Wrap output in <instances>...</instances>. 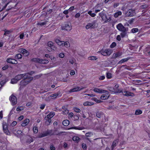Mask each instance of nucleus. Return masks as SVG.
<instances>
[{
	"label": "nucleus",
	"instance_id": "obj_13",
	"mask_svg": "<svg viewBox=\"0 0 150 150\" xmlns=\"http://www.w3.org/2000/svg\"><path fill=\"white\" fill-rule=\"evenodd\" d=\"M134 11L129 10L125 14L127 16H134Z\"/></svg>",
	"mask_w": 150,
	"mask_h": 150
},
{
	"label": "nucleus",
	"instance_id": "obj_50",
	"mask_svg": "<svg viewBox=\"0 0 150 150\" xmlns=\"http://www.w3.org/2000/svg\"><path fill=\"white\" fill-rule=\"evenodd\" d=\"M125 67V69H127L128 70H131V69L129 67L127 66L126 65H123L122 66V67Z\"/></svg>",
	"mask_w": 150,
	"mask_h": 150
},
{
	"label": "nucleus",
	"instance_id": "obj_9",
	"mask_svg": "<svg viewBox=\"0 0 150 150\" xmlns=\"http://www.w3.org/2000/svg\"><path fill=\"white\" fill-rule=\"evenodd\" d=\"M10 100L11 102L13 105H15L17 103L16 98L14 95H12L10 97Z\"/></svg>",
	"mask_w": 150,
	"mask_h": 150
},
{
	"label": "nucleus",
	"instance_id": "obj_56",
	"mask_svg": "<svg viewBox=\"0 0 150 150\" xmlns=\"http://www.w3.org/2000/svg\"><path fill=\"white\" fill-rule=\"evenodd\" d=\"M74 9V6H72L68 10L69 11V12H71L72 11H73Z\"/></svg>",
	"mask_w": 150,
	"mask_h": 150
},
{
	"label": "nucleus",
	"instance_id": "obj_3",
	"mask_svg": "<svg viewBox=\"0 0 150 150\" xmlns=\"http://www.w3.org/2000/svg\"><path fill=\"white\" fill-rule=\"evenodd\" d=\"M112 52L109 49H106L105 50L102 49L98 52V53H100L102 55L105 56H110Z\"/></svg>",
	"mask_w": 150,
	"mask_h": 150
},
{
	"label": "nucleus",
	"instance_id": "obj_26",
	"mask_svg": "<svg viewBox=\"0 0 150 150\" xmlns=\"http://www.w3.org/2000/svg\"><path fill=\"white\" fill-rule=\"evenodd\" d=\"M62 124L64 126H67L69 124V122L68 120H64L63 121Z\"/></svg>",
	"mask_w": 150,
	"mask_h": 150
},
{
	"label": "nucleus",
	"instance_id": "obj_58",
	"mask_svg": "<svg viewBox=\"0 0 150 150\" xmlns=\"http://www.w3.org/2000/svg\"><path fill=\"white\" fill-rule=\"evenodd\" d=\"M105 78V77L104 76H100L99 78V79L100 80H104Z\"/></svg>",
	"mask_w": 150,
	"mask_h": 150
},
{
	"label": "nucleus",
	"instance_id": "obj_1",
	"mask_svg": "<svg viewBox=\"0 0 150 150\" xmlns=\"http://www.w3.org/2000/svg\"><path fill=\"white\" fill-rule=\"evenodd\" d=\"M33 77H30L29 75H28V77L25 79L21 81L20 83L21 87V86H24L29 83L33 79Z\"/></svg>",
	"mask_w": 150,
	"mask_h": 150
},
{
	"label": "nucleus",
	"instance_id": "obj_17",
	"mask_svg": "<svg viewBox=\"0 0 150 150\" xmlns=\"http://www.w3.org/2000/svg\"><path fill=\"white\" fill-rule=\"evenodd\" d=\"M83 88H81L80 87H75L71 89L69 91V92H76L81 90Z\"/></svg>",
	"mask_w": 150,
	"mask_h": 150
},
{
	"label": "nucleus",
	"instance_id": "obj_29",
	"mask_svg": "<svg viewBox=\"0 0 150 150\" xmlns=\"http://www.w3.org/2000/svg\"><path fill=\"white\" fill-rule=\"evenodd\" d=\"M40 63L41 64H47L49 62V61L47 60L42 59H40Z\"/></svg>",
	"mask_w": 150,
	"mask_h": 150
},
{
	"label": "nucleus",
	"instance_id": "obj_35",
	"mask_svg": "<svg viewBox=\"0 0 150 150\" xmlns=\"http://www.w3.org/2000/svg\"><path fill=\"white\" fill-rule=\"evenodd\" d=\"M142 111L138 109L136 110L135 114L136 115H139L141 114L142 113Z\"/></svg>",
	"mask_w": 150,
	"mask_h": 150
},
{
	"label": "nucleus",
	"instance_id": "obj_18",
	"mask_svg": "<svg viewBox=\"0 0 150 150\" xmlns=\"http://www.w3.org/2000/svg\"><path fill=\"white\" fill-rule=\"evenodd\" d=\"M55 115V113L53 112H51L47 115L45 117V119L52 118Z\"/></svg>",
	"mask_w": 150,
	"mask_h": 150
},
{
	"label": "nucleus",
	"instance_id": "obj_47",
	"mask_svg": "<svg viewBox=\"0 0 150 150\" xmlns=\"http://www.w3.org/2000/svg\"><path fill=\"white\" fill-rule=\"evenodd\" d=\"M120 34V35L122 38L125 37L127 34V31H122Z\"/></svg>",
	"mask_w": 150,
	"mask_h": 150
},
{
	"label": "nucleus",
	"instance_id": "obj_30",
	"mask_svg": "<svg viewBox=\"0 0 150 150\" xmlns=\"http://www.w3.org/2000/svg\"><path fill=\"white\" fill-rule=\"evenodd\" d=\"M122 14V12L120 11H118L114 15V17L117 18L119 16H120Z\"/></svg>",
	"mask_w": 150,
	"mask_h": 150
},
{
	"label": "nucleus",
	"instance_id": "obj_49",
	"mask_svg": "<svg viewBox=\"0 0 150 150\" xmlns=\"http://www.w3.org/2000/svg\"><path fill=\"white\" fill-rule=\"evenodd\" d=\"M92 99L97 103H100L101 102L100 100H98V99L96 98H92Z\"/></svg>",
	"mask_w": 150,
	"mask_h": 150
},
{
	"label": "nucleus",
	"instance_id": "obj_51",
	"mask_svg": "<svg viewBox=\"0 0 150 150\" xmlns=\"http://www.w3.org/2000/svg\"><path fill=\"white\" fill-rule=\"evenodd\" d=\"M138 29L137 28H134L132 29L131 31L132 33H135L138 31Z\"/></svg>",
	"mask_w": 150,
	"mask_h": 150
},
{
	"label": "nucleus",
	"instance_id": "obj_6",
	"mask_svg": "<svg viewBox=\"0 0 150 150\" xmlns=\"http://www.w3.org/2000/svg\"><path fill=\"white\" fill-rule=\"evenodd\" d=\"M117 29L121 31H127L128 28H126L121 23L118 24L117 25Z\"/></svg>",
	"mask_w": 150,
	"mask_h": 150
},
{
	"label": "nucleus",
	"instance_id": "obj_45",
	"mask_svg": "<svg viewBox=\"0 0 150 150\" xmlns=\"http://www.w3.org/2000/svg\"><path fill=\"white\" fill-rule=\"evenodd\" d=\"M33 142V139L31 138H30L28 139H27L26 141V143H28V144H29Z\"/></svg>",
	"mask_w": 150,
	"mask_h": 150
},
{
	"label": "nucleus",
	"instance_id": "obj_10",
	"mask_svg": "<svg viewBox=\"0 0 150 150\" xmlns=\"http://www.w3.org/2000/svg\"><path fill=\"white\" fill-rule=\"evenodd\" d=\"M104 93L105 94H103L100 97V98L101 100H106L108 99L110 96L109 93L108 91H106V92Z\"/></svg>",
	"mask_w": 150,
	"mask_h": 150
},
{
	"label": "nucleus",
	"instance_id": "obj_41",
	"mask_svg": "<svg viewBox=\"0 0 150 150\" xmlns=\"http://www.w3.org/2000/svg\"><path fill=\"white\" fill-rule=\"evenodd\" d=\"M69 42L67 41H64L63 46H64L66 47H68L69 46Z\"/></svg>",
	"mask_w": 150,
	"mask_h": 150
},
{
	"label": "nucleus",
	"instance_id": "obj_33",
	"mask_svg": "<svg viewBox=\"0 0 150 150\" xmlns=\"http://www.w3.org/2000/svg\"><path fill=\"white\" fill-rule=\"evenodd\" d=\"M93 104L92 103L87 101L84 103H83V105L84 106H90L93 105Z\"/></svg>",
	"mask_w": 150,
	"mask_h": 150
},
{
	"label": "nucleus",
	"instance_id": "obj_21",
	"mask_svg": "<svg viewBox=\"0 0 150 150\" xmlns=\"http://www.w3.org/2000/svg\"><path fill=\"white\" fill-rule=\"evenodd\" d=\"M48 136L47 131L41 133L38 136L39 138H42Z\"/></svg>",
	"mask_w": 150,
	"mask_h": 150
},
{
	"label": "nucleus",
	"instance_id": "obj_54",
	"mask_svg": "<svg viewBox=\"0 0 150 150\" xmlns=\"http://www.w3.org/2000/svg\"><path fill=\"white\" fill-rule=\"evenodd\" d=\"M69 111L68 110H64L62 111V113L64 115H66L68 114Z\"/></svg>",
	"mask_w": 150,
	"mask_h": 150
},
{
	"label": "nucleus",
	"instance_id": "obj_12",
	"mask_svg": "<svg viewBox=\"0 0 150 150\" xmlns=\"http://www.w3.org/2000/svg\"><path fill=\"white\" fill-rule=\"evenodd\" d=\"M6 62L8 63L12 64H16L18 63L16 59L11 58H8L6 59Z\"/></svg>",
	"mask_w": 150,
	"mask_h": 150
},
{
	"label": "nucleus",
	"instance_id": "obj_2",
	"mask_svg": "<svg viewBox=\"0 0 150 150\" xmlns=\"http://www.w3.org/2000/svg\"><path fill=\"white\" fill-rule=\"evenodd\" d=\"M99 15L101 18L102 20L104 21L105 23L110 21L111 20L110 17L107 16L106 13H99Z\"/></svg>",
	"mask_w": 150,
	"mask_h": 150
},
{
	"label": "nucleus",
	"instance_id": "obj_22",
	"mask_svg": "<svg viewBox=\"0 0 150 150\" xmlns=\"http://www.w3.org/2000/svg\"><path fill=\"white\" fill-rule=\"evenodd\" d=\"M45 120V123L47 125H49L51 122L52 120L50 118H46L45 119V117L44 118Z\"/></svg>",
	"mask_w": 150,
	"mask_h": 150
},
{
	"label": "nucleus",
	"instance_id": "obj_44",
	"mask_svg": "<svg viewBox=\"0 0 150 150\" xmlns=\"http://www.w3.org/2000/svg\"><path fill=\"white\" fill-rule=\"evenodd\" d=\"M33 130L35 133H37L38 131L37 127L35 126L33 128Z\"/></svg>",
	"mask_w": 150,
	"mask_h": 150
},
{
	"label": "nucleus",
	"instance_id": "obj_34",
	"mask_svg": "<svg viewBox=\"0 0 150 150\" xmlns=\"http://www.w3.org/2000/svg\"><path fill=\"white\" fill-rule=\"evenodd\" d=\"M83 129V127H71L69 128L68 129H78V130H82Z\"/></svg>",
	"mask_w": 150,
	"mask_h": 150
},
{
	"label": "nucleus",
	"instance_id": "obj_39",
	"mask_svg": "<svg viewBox=\"0 0 150 150\" xmlns=\"http://www.w3.org/2000/svg\"><path fill=\"white\" fill-rule=\"evenodd\" d=\"M97 59L96 57L94 56L89 57H88V59L89 60H96Z\"/></svg>",
	"mask_w": 150,
	"mask_h": 150
},
{
	"label": "nucleus",
	"instance_id": "obj_46",
	"mask_svg": "<svg viewBox=\"0 0 150 150\" xmlns=\"http://www.w3.org/2000/svg\"><path fill=\"white\" fill-rule=\"evenodd\" d=\"M73 110L74 111L76 112H81L80 110L77 107L74 108H73Z\"/></svg>",
	"mask_w": 150,
	"mask_h": 150
},
{
	"label": "nucleus",
	"instance_id": "obj_36",
	"mask_svg": "<svg viewBox=\"0 0 150 150\" xmlns=\"http://www.w3.org/2000/svg\"><path fill=\"white\" fill-rule=\"evenodd\" d=\"M22 55L21 54H18L16 55L15 58L19 59L22 58Z\"/></svg>",
	"mask_w": 150,
	"mask_h": 150
},
{
	"label": "nucleus",
	"instance_id": "obj_40",
	"mask_svg": "<svg viewBox=\"0 0 150 150\" xmlns=\"http://www.w3.org/2000/svg\"><path fill=\"white\" fill-rule=\"evenodd\" d=\"M42 74H40L39 75H36L35 76H34V77H33V79H34V80H35L36 79H38L40 78L42 76Z\"/></svg>",
	"mask_w": 150,
	"mask_h": 150
},
{
	"label": "nucleus",
	"instance_id": "obj_11",
	"mask_svg": "<svg viewBox=\"0 0 150 150\" xmlns=\"http://www.w3.org/2000/svg\"><path fill=\"white\" fill-rule=\"evenodd\" d=\"M93 91L95 92L100 93H102L106 92V90L97 88H94L93 89Z\"/></svg>",
	"mask_w": 150,
	"mask_h": 150
},
{
	"label": "nucleus",
	"instance_id": "obj_4",
	"mask_svg": "<svg viewBox=\"0 0 150 150\" xmlns=\"http://www.w3.org/2000/svg\"><path fill=\"white\" fill-rule=\"evenodd\" d=\"M71 23H65L62 24V30H65L67 31H70L71 29Z\"/></svg>",
	"mask_w": 150,
	"mask_h": 150
},
{
	"label": "nucleus",
	"instance_id": "obj_57",
	"mask_svg": "<svg viewBox=\"0 0 150 150\" xmlns=\"http://www.w3.org/2000/svg\"><path fill=\"white\" fill-rule=\"evenodd\" d=\"M51 49L54 51H57V48L54 45H52L51 47Z\"/></svg>",
	"mask_w": 150,
	"mask_h": 150
},
{
	"label": "nucleus",
	"instance_id": "obj_61",
	"mask_svg": "<svg viewBox=\"0 0 150 150\" xmlns=\"http://www.w3.org/2000/svg\"><path fill=\"white\" fill-rule=\"evenodd\" d=\"M24 35V33H21L19 36V37L21 39H23Z\"/></svg>",
	"mask_w": 150,
	"mask_h": 150
},
{
	"label": "nucleus",
	"instance_id": "obj_14",
	"mask_svg": "<svg viewBox=\"0 0 150 150\" xmlns=\"http://www.w3.org/2000/svg\"><path fill=\"white\" fill-rule=\"evenodd\" d=\"M50 94V93H48L42 96H41V98L46 101H48L50 99V96H49V94Z\"/></svg>",
	"mask_w": 150,
	"mask_h": 150
},
{
	"label": "nucleus",
	"instance_id": "obj_31",
	"mask_svg": "<svg viewBox=\"0 0 150 150\" xmlns=\"http://www.w3.org/2000/svg\"><path fill=\"white\" fill-rule=\"evenodd\" d=\"M72 139L74 141H76V142H78L80 140L79 138L76 136L74 137Z\"/></svg>",
	"mask_w": 150,
	"mask_h": 150
},
{
	"label": "nucleus",
	"instance_id": "obj_59",
	"mask_svg": "<svg viewBox=\"0 0 150 150\" xmlns=\"http://www.w3.org/2000/svg\"><path fill=\"white\" fill-rule=\"evenodd\" d=\"M50 148L51 150H55V147L53 144H51L50 145Z\"/></svg>",
	"mask_w": 150,
	"mask_h": 150
},
{
	"label": "nucleus",
	"instance_id": "obj_24",
	"mask_svg": "<svg viewBox=\"0 0 150 150\" xmlns=\"http://www.w3.org/2000/svg\"><path fill=\"white\" fill-rule=\"evenodd\" d=\"M60 93V92H58L57 93L52 94L51 95L49 96L50 98L52 97L53 98H56L59 95Z\"/></svg>",
	"mask_w": 150,
	"mask_h": 150
},
{
	"label": "nucleus",
	"instance_id": "obj_48",
	"mask_svg": "<svg viewBox=\"0 0 150 150\" xmlns=\"http://www.w3.org/2000/svg\"><path fill=\"white\" fill-rule=\"evenodd\" d=\"M88 13L92 17H94L96 15V14L95 13H92V11H88Z\"/></svg>",
	"mask_w": 150,
	"mask_h": 150
},
{
	"label": "nucleus",
	"instance_id": "obj_23",
	"mask_svg": "<svg viewBox=\"0 0 150 150\" xmlns=\"http://www.w3.org/2000/svg\"><path fill=\"white\" fill-rule=\"evenodd\" d=\"M103 115V112L101 111H98L96 113V116L99 118H100Z\"/></svg>",
	"mask_w": 150,
	"mask_h": 150
},
{
	"label": "nucleus",
	"instance_id": "obj_43",
	"mask_svg": "<svg viewBox=\"0 0 150 150\" xmlns=\"http://www.w3.org/2000/svg\"><path fill=\"white\" fill-rule=\"evenodd\" d=\"M47 132L48 135H52L54 134L52 133V130H48L47 131Z\"/></svg>",
	"mask_w": 150,
	"mask_h": 150
},
{
	"label": "nucleus",
	"instance_id": "obj_53",
	"mask_svg": "<svg viewBox=\"0 0 150 150\" xmlns=\"http://www.w3.org/2000/svg\"><path fill=\"white\" fill-rule=\"evenodd\" d=\"M93 134L91 132H88L86 134V136L87 137H91Z\"/></svg>",
	"mask_w": 150,
	"mask_h": 150
},
{
	"label": "nucleus",
	"instance_id": "obj_52",
	"mask_svg": "<svg viewBox=\"0 0 150 150\" xmlns=\"http://www.w3.org/2000/svg\"><path fill=\"white\" fill-rule=\"evenodd\" d=\"M53 44L52 42H48L47 45L48 46L50 47H51L53 45Z\"/></svg>",
	"mask_w": 150,
	"mask_h": 150
},
{
	"label": "nucleus",
	"instance_id": "obj_20",
	"mask_svg": "<svg viewBox=\"0 0 150 150\" xmlns=\"http://www.w3.org/2000/svg\"><path fill=\"white\" fill-rule=\"evenodd\" d=\"M29 122V120L28 119H26L23 121V123L21 124L22 126L24 127L28 125Z\"/></svg>",
	"mask_w": 150,
	"mask_h": 150
},
{
	"label": "nucleus",
	"instance_id": "obj_5",
	"mask_svg": "<svg viewBox=\"0 0 150 150\" xmlns=\"http://www.w3.org/2000/svg\"><path fill=\"white\" fill-rule=\"evenodd\" d=\"M96 21H94L91 23H88L86 27L87 29H92L96 27Z\"/></svg>",
	"mask_w": 150,
	"mask_h": 150
},
{
	"label": "nucleus",
	"instance_id": "obj_19",
	"mask_svg": "<svg viewBox=\"0 0 150 150\" xmlns=\"http://www.w3.org/2000/svg\"><path fill=\"white\" fill-rule=\"evenodd\" d=\"M54 40L58 45L62 46H63V41H60L59 40L57 39H55Z\"/></svg>",
	"mask_w": 150,
	"mask_h": 150
},
{
	"label": "nucleus",
	"instance_id": "obj_63",
	"mask_svg": "<svg viewBox=\"0 0 150 150\" xmlns=\"http://www.w3.org/2000/svg\"><path fill=\"white\" fill-rule=\"evenodd\" d=\"M82 147L84 149H86V144L84 143L82 144Z\"/></svg>",
	"mask_w": 150,
	"mask_h": 150
},
{
	"label": "nucleus",
	"instance_id": "obj_15",
	"mask_svg": "<svg viewBox=\"0 0 150 150\" xmlns=\"http://www.w3.org/2000/svg\"><path fill=\"white\" fill-rule=\"evenodd\" d=\"M20 52L22 53L25 56H28L29 54V52L26 50L22 49L20 50Z\"/></svg>",
	"mask_w": 150,
	"mask_h": 150
},
{
	"label": "nucleus",
	"instance_id": "obj_28",
	"mask_svg": "<svg viewBox=\"0 0 150 150\" xmlns=\"http://www.w3.org/2000/svg\"><path fill=\"white\" fill-rule=\"evenodd\" d=\"M129 59V58H127L122 59L118 62V64H122L123 62H126Z\"/></svg>",
	"mask_w": 150,
	"mask_h": 150
},
{
	"label": "nucleus",
	"instance_id": "obj_55",
	"mask_svg": "<svg viewBox=\"0 0 150 150\" xmlns=\"http://www.w3.org/2000/svg\"><path fill=\"white\" fill-rule=\"evenodd\" d=\"M116 46V44L115 42H113L112 43V44L110 46V47L112 48L115 47Z\"/></svg>",
	"mask_w": 150,
	"mask_h": 150
},
{
	"label": "nucleus",
	"instance_id": "obj_64",
	"mask_svg": "<svg viewBox=\"0 0 150 150\" xmlns=\"http://www.w3.org/2000/svg\"><path fill=\"white\" fill-rule=\"evenodd\" d=\"M59 57L60 58H62L64 57V55L63 53H60L59 54Z\"/></svg>",
	"mask_w": 150,
	"mask_h": 150
},
{
	"label": "nucleus",
	"instance_id": "obj_42",
	"mask_svg": "<svg viewBox=\"0 0 150 150\" xmlns=\"http://www.w3.org/2000/svg\"><path fill=\"white\" fill-rule=\"evenodd\" d=\"M106 77L108 79H110L112 77V74L110 73H107L106 74Z\"/></svg>",
	"mask_w": 150,
	"mask_h": 150
},
{
	"label": "nucleus",
	"instance_id": "obj_27",
	"mask_svg": "<svg viewBox=\"0 0 150 150\" xmlns=\"http://www.w3.org/2000/svg\"><path fill=\"white\" fill-rule=\"evenodd\" d=\"M118 142V141L117 140H115L113 142L112 146V150H113L114 147L116 146Z\"/></svg>",
	"mask_w": 150,
	"mask_h": 150
},
{
	"label": "nucleus",
	"instance_id": "obj_16",
	"mask_svg": "<svg viewBox=\"0 0 150 150\" xmlns=\"http://www.w3.org/2000/svg\"><path fill=\"white\" fill-rule=\"evenodd\" d=\"M123 95L127 96H133L134 95V93L131 92H129L127 91H125L122 92Z\"/></svg>",
	"mask_w": 150,
	"mask_h": 150
},
{
	"label": "nucleus",
	"instance_id": "obj_37",
	"mask_svg": "<svg viewBox=\"0 0 150 150\" xmlns=\"http://www.w3.org/2000/svg\"><path fill=\"white\" fill-rule=\"evenodd\" d=\"M121 54H120L119 53H114L112 55V57L114 58H115L117 57H119L120 56Z\"/></svg>",
	"mask_w": 150,
	"mask_h": 150
},
{
	"label": "nucleus",
	"instance_id": "obj_32",
	"mask_svg": "<svg viewBox=\"0 0 150 150\" xmlns=\"http://www.w3.org/2000/svg\"><path fill=\"white\" fill-rule=\"evenodd\" d=\"M18 81L15 77L11 79V83L12 84H15Z\"/></svg>",
	"mask_w": 150,
	"mask_h": 150
},
{
	"label": "nucleus",
	"instance_id": "obj_62",
	"mask_svg": "<svg viewBox=\"0 0 150 150\" xmlns=\"http://www.w3.org/2000/svg\"><path fill=\"white\" fill-rule=\"evenodd\" d=\"M80 16V14L79 13H76V15L74 16V17L76 18H77L79 17Z\"/></svg>",
	"mask_w": 150,
	"mask_h": 150
},
{
	"label": "nucleus",
	"instance_id": "obj_7",
	"mask_svg": "<svg viewBox=\"0 0 150 150\" xmlns=\"http://www.w3.org/2000/svg\"><path fill=\"white\" fill-rule=\"evenodd\" d=\"M28 74H18L16 76L15 78L18 81L22 78H23L24 79H25L28 77Z\"/></svg>",
	"mask_w": 150,
	"mask_h": 150
},
{
	"label": "nucleus",
	"instance_id": "obj_25",
	"mask_svg": "<svg viewBox=\"0 0 150 150\" xmlns=\"http://www.w3.org/2000/svg\"><path fill=\"white\" fill-rule=\"evenodd\" d=\"M40 59L34 58L31 59V61L33 62H38L40 63Z\"/></svg>",
	"mask_w": 150,
	"mask_h": 150
},
{
	"label": "nucleus",
	"instance_id": "obj_8",
	"mask_svg": "<svg viewBox=\"0 0 150 150\" xmlns=\"http://www.w3.org/2000/svg\"><path fill=\"white\" fill-rule=\"evenodd\" d=\"M3 128L4 132L7 135H10V134L7 128V125L6 123H3Z\"/></svg>",
	"mask_w": 150,
	"mask_h": 150
},
{
	"label": "nucleus",
	"instance_id": "obj_60",
	"mask_svg": "<svg viewBox=\"0 0 150 150\" xmlns=\"http://www.w3.org/2000/svg\"><path fill=\"white\" fill-rule=\"evenodd\" d=\"M17 124V122L16 121H14L11 124V126L13 127L15 126Z\"/></svg>",
	"mask_w": 150,
	"mask_h": 150
},
{
	"label": "nucleus",
	"instance_id": "obj_38",
	"mask_svg": "<svg viewBox=\"0 0 150 150\" xmlns=\"http://www.w3.org/2000/svg\"><path fill=\"white\" fill-rule=\"evenodd\" d=\"M47 23V21H45L44 22H40L38 23L37 25L43 26L45 25Z\"/></svg>",
	"mask_w": 150,
	"mask_h": 150
}]
</instances>
